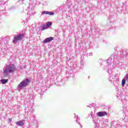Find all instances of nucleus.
Instances as JSON below:
<instances>
[{
	"label": "nucleus",
	"mask_w": 128,
	"mask_h": 128,
	"mask_svg": "<svg viewBox=\"0 0 128 128\" xmlns=\"http://www.w3.org/2000/svg\"><path fill=\"white\" fill-rule=\"evenodd\" d=\"M0 4H6V2L4 0H0Z\"/></svg>",
	"instance_id": "obj_15"
},
{
	"label": "nucleus",
	"mask_w": 128,
	"mask_h": 128,
	"mask_svg": "<svg viewBox=\"0 0 128 128\" xmlns=\"http://www.w3.org/2000/svg\"><path fill=\"white\" fill-rule=\"evenodd\" d=\"M0 82L2 84H6V82H8V80H6V79L1 80Z\"/></svg>",
	"instance_id": "obj_11"
},
{
	"label": "nucleus",
	"mask_w": 128,
	"mask_h": 128,
	"mask_svg": "<svg viewBox=\"0 0 128 128\" xmlns=\"http://www.w3.org/2000/svg\"><path fill=\"white\" fill-rule=\"evenodd\" d=\"M47 27L50 28V26H52V22H47L46 24H45Z\"/></svg>",
	"instance_id": "obj_12"
},
{
	"label": "nucleus",
	"mask_w": 128,
	"mask_h": 128,
	"mask_svg": "<svg viewBox=\"0 0 128 128\" xmlns=\"http://www.w3.org/2000/svg\"><path fill=\"white\" fill-rule=\"evenodd\" d=\"M112 64H110L106 68V72L109 74V78L108 80L110 82H114L116 80V76L114 75L112 72Z\"/></svg>",
	"instance_id": "obj_3"
},
{
	"label": "nucleus",
	"mask_w": 128,
	"mask_h": 128,
	"mask_svg": "<svg viewBox=\"0 0 128 128\" xmlns=\"http://www.w3.org/2000/svg\"><path fill=\"white\" fill-rule=\"evenodd\" d=\"M52 40H54V37H49L46 38L45 40H44L43 44H48V42H50Z\"/></svg>",
	"instance_id": "obj_7"
},
{
	"label": "nucleus",
	"mask_w": 128,
	"mask_h": 128,
	"mask_svg": "<svg viewBox=\"0 0 128 128\" xmlns=\"http://www.w3.org/2000/svg\"><path fill=\"white\" fill-rule=\"evenodd\" d=\"M78 124H79V126H80V128H82V124L79 122H78Z\"/></svg>",
	"instance_id": "obj_17"
},
{
	"label": "nucleus",
	"mask_w": 128,
	"mask_h": 128,
	"mask_svg": "<svg viewBox=\"0 0 128 128\" xmlns=\"http://www.w3.org/2000/svg\"><path fill=\"white\" fill-rule=\"evenodd\" d=\"M40 28L41 30H46L48 28V26H46V24H42L41 26H40Z\"/></svg>",
	"instance_id": "obj_10"
},
{
	"label": "nucleus",
	"mask_w": 128,
	"mask_h": 128,
	"mask_svg": "<svg viewBox=\"0 0 128 128\" xmlns=\"http://www.w3.org/2000/svg\"><path fill=\"white\" fill-rule=\"evenodd\" d=\"M16 70V66L14 64H9L6 65L3 68L2 74L4 76H8V74H10L14 72Z\"/></svg>",
	"instance_id": "obj_2"
},
{
	"label": "nucleus",
	"mask_w": 128,
	"mask_h": 128,
	"mask_svg": "<svg viewBox=\"0 0 128 128\" xmlns=\"http://www.w3.org/2000/svg\"><path fill=\"white\" fill-rule=\"evenodd\" d=\"M126 80H128V74H126V76L125 77Z\"/></svg>",
	"instance_id": "obj_16"
},
{
	"label": "nucleus",
	"mask_w": 128,
	"mask_h": 128,
	"mask_svg": "<svg viewBox=\"0 0 128 128\" xmlns=\"http://www.w3.org/2000/svg\"><path fill=\"white\" fill-rule=\"evenodd\" d=\"M24 38V33L19 34L18 35L14 36L12 42L13 44H16V42L22 41Z\"/></svg>",
	"instance_id": "obj_4"
},
{
	"label": "nucleus",
	"mask_w": 128,
	"mask_h": 128,
	"mask_svg": "<svg viewBox=\"0 0 128 128\" xmlns=\"http://www.w3.org/2000/svg\"><path fill=\"white\" fill-rule=\"evenodd\" d=\"M93 122H96L94 120H93Z\"/></svg>",
	"instance_id": "obj_20"
},
{
	"label": "nucleus",
	"mask_w": 128,
	"mask_h": 128,
	"mask_svg": "<svg viewBox=\"0 0 128 128\" xmlns=\"http://www.w3.org/2000/svg\"><path fill=\"white\" fill-rule=\"evenodd\" d=\"M92 53L90 54V56H92Z\"/></svg>",
	"instance_id": "obj_19"
},
{
	"label": "nucleus",
	"mask_w": 128,
	"mask_h": 128,
	"mask_svg": "<svg viewBox=\"0 0 128 128\" xmlns=\"http://www.w3.org/2000/svg\"><path fill=\"white\" fill-rule=\"evenodd\" d=\"M12 122V118H9L8 119V122Z\"/></svg>",
	"instance_id": "obj_18"
},
{
	"label": "nucleus",
	"mask_w": 128,
	"mask_h": 128,
	"mask_svg": "<svg viewBox=\"0 0 128 128\" xmlns=\"http://www.w3.org/2000/svg\"><path fill=\"white\" fill-rule=\"evenodd\" d=\"M122 86H124V84H126V79H122Z\"/></svg>",
	"instance_id": "obj_13"
},
{
	"label": "nucleus",
	"mask_w": 128,
	"mask_h": 128,
	"mask_svg": "<svg viewBox=\"0 0 128 128\" xmlns=\"http://www.w3.org/2000/svg\"><path fill=\"white\" fill-rule=\"evenodd\" d=\"M30 82V80L28 78H26L22 82H21L18 85V88H26L28 84Z\"/></svg>",
	"instance_id": "obj_5"
},
{
	"label": "nucleus",
	"mask_w": 128,
	"mask_h": 128,
	"mask_svg": "<svg viewBox=\"0 0 128 128\" xmlns=\"http://www.w3.org/2000/svg\"><path fill=\"white\" fill-rule=\"evenodd\" d=\"M8 41L6 40V38H2L0 40V58H4L6 56L7 50L6 44Z\"/></svg>",
	"instance_id": "obj_1"
},
{
	"label": "nucleus",
	"mask_w": 128,
	"mask_h": 128,
	"mask_svg": "<svg viewBox=\"0 0 128 128\" xmlns=\"http://www.w3.org/2000/svg\"><path fill=\"white\" fill-rule=\"evenodd\" d=\"M42 14H49L50 16H54V12H50L48 11H44L42 12Z\"/></svg>",
	"instance_id": "obj_8"
},
{
	"label": "nucleus",
	"mask_w": 128,
	"mask_h": 128,
	"mask_svg": "<svg viewBox=\"0 0 128 128\" xmlns=\"http://www.w3.org/2000/svg\"><path fill=\"white\" fill-rule=\"evenodd\" d=\"M74 114V118H76V122H78V120H80V118H78V116H76V114Z\"/></svg>",
	"instance_id": "obj_14"
},
{
	"label": "nucleus",
	"mask_w": 128,
	"mask_h": 128,
	"mask_svg": "<svg viewBox=\"0 0 128 128\" xmlns=\"http://www.w3.org/2000/svg\"><path fill=\"white\" fill-rule=\"evenodd\" d=\"M22 0V2H24V0Z\"/></svg>",
	"instance_id": "obj_21"
},
{
	"label": "nucleus",
	"mask_w": 128,
	"mask_h": 128,
	"mask_svg": "<svg viewBox=\"0 0 128 128\" xmlns=\"http://www.w3.org/2000/svg\"><path fill=\"white\" fill-rule=\"evenodd\" d=\"M16 126H24V120H20V121L16 122Z\"/></svg>",
	"instance_id": "obj_9"
},
{
	"label": "nucleus",
	"mask_w": 128,
	"mask_h": 128,
	"mask_svg": "<svg viewBox=\"0 0 128 128\" xmlns=\"http://www.w3.org/2000/svg\"><path fill=\"white\" fill-rule=\"evenodd\" d=\"M108 114V112H97L96 116H99V118H102V116H104Z\"/></svg>",
	"instance_id": "obj_6"
}]
</instances>
